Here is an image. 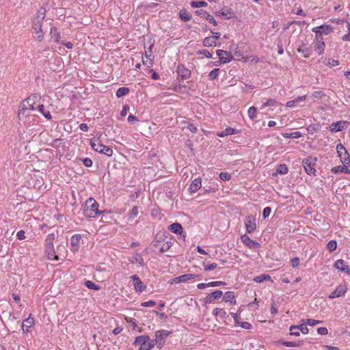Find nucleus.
I'll return each instance as SVG.
<instances>
[{
    "instance_id": "obj_1",
    "label": "nucleus",
    "mask_w": 350,
    "mask_h": 350,
    "mask_svg": "<svg viewBox=\"0 0 350 350\" xmlns=\"http://www.w3.org/2000/svg\"><path fill=\"white\" fill-rule=\"evenodd\" d=\"M98 207L99 204L93 198H89L83 206V213L87 217H96L100 215L104 217L105 213H108L106 210L100 211Z\"/></svg>"
},
{
    "instance_id": "obj_2",
    "label": "nucleus",
    "mask_w": 350,
    "mask_h": 350,
    "mask_svg": "<svg viewBox=\"0 0 350 350\" xmlns=\"http://www.w3.org/2000/svg\"><path fill=\"white\" fill-rule=\"evenodd\" d=\"M90 145L92 149L101 154H104L108 157L113 154V150L109 146L103 145L99 138H93L90 140Z\"/></svg>"
},
{
    "instance_id": "obj_3",
    "label": "nucleus",
    "mask_w": 350,
    "mask_h": 350,
    "mask_svg": "<svg viewBox=\"0 0 350 350\" xmlns=\"http://www.w3.org/2000/svg\"><path fill=\"white\" fill-rule=\"evenodd\" d=\"M317 161V157H313L312 156H309L303 159L302 165L307 174L310 176H316L317 170L315 169V166Z\"/></svg>"
},
{
    "instance_id": "obj_4",
    "label": "nucleus",
    "mask_w": 350,
    "mask_h": 350,
    "mask_svg": "<svg viewBox=\"0 0 350 350\" xmlns=\"http://www.w3.org/2000/svg\"><path fill=\"white\" fill-rule=\"evenodd\" d=\"M171 334L170 332L161 329L158 330L155 332V338L154 341L157 347L161 349L165 345V340L167 337Z\"/></svg>"
},
{
    "instance_id": "obj_5",
    "label": "nucleus",
    "mask_w": 350,
    "mask_h": 350,
    "mask_svg": "<svg viewBox=\"0 0 350 350\" xmlns=\"http://www.w3.org/2000/svg\"><path fill=\"white\" fill-rule=\"evenodd\" d=\"M176 72L178 73L177 80L179 83L183 80L188 79L191 75V72L183 64L178 65Z\"/></svg>"
},
{
    "instance_id": "obj_6",
    "label": "nucleus",
    "mask_w": 350,
    "mask_h": 350,
    "mask_svg": "<svg viewBox=\"0 0 350 350\" xmlns=\"http://www.w3.org/2000/svg\"><path fill=\"white\" fill-rule=\"evenodd\" d=\"M245 228L247 233H252L256 228V218L252 215H249L245 219Z\"/></svg>"
},
{
    "instance_id": "obj_7",
    "label": "nucleus",
    "mask_w": 350,
    "mask_h": 350,
    "mask_svg": "<svg viewBox=\"0 0 350 350\" xmlns=\"http://www.w3.org/2000/svg\"><path fill=\"white\" fill-rule=\"evenodd\" d=\"M216 54L219 57L220 62L222 64H227L233 59V56L230 52L218 49L216 51Z\"/></svg>"
},
{
    "instance_id": "obj_8",
    "label": "nucleus",
    "mask_w": 350,
    "mask_h": 350,
    "mask_svg": "<svg viewBox=\"0 0 350 350\" xmlns=\"http://www.w3.org/2000/svg\"><path fill=\"white\" fill-rule=\"evenodd\" d=\"M81 240V235L79 234H75L70 238V250L75 253L79 250L80 241Z\"/></svg>"
},
{
    "instance_id": "obj_9",
    "label": "nucleus",
    "mask_w": 350,
    "mask_h": 350,
    "mask_svg": "<svg viewBox=\"0 0 350 350\" xmlns=\"http://www.w3.org/2000/svg\"><path fill=\"white\" fill-rule=\"evenodd\" d=\"M241 240L250 249H257L260 247V243L258 242L252 240L246 234L241 235Z\"/></svg>"
},
{
    "instance_id": "obj_10",
    "label": "nucleus",
    "mask_w": 350,
    "mask_h": 350,
    "mask_svg": "<svg viewBox=\"0 0 350 350\" xmlns=\"http://www.w3.org/2000/svg\"><path fill=\"white\" fill-rule=\"evenodd\" d=\"M347 291V287L345 284H341L336 287V288L329 295V299H334L340 297L345 294Z\"/></svg>"
},
{
    "instance_id": "obj_11",
    "label": "nucleus",
    "mask_w": 350,
    "mask_h": 350,
    "mask_svg": "<svg viewBox=\"0 0 350 350\" xmlns=\"http://www.w3.org/2000/svg\"><path fill=\"white\" fill-rule=\"evenodd\" d=\"M223 295V292L220 290H216L213 292L207 295L206 298L204 299L205 304H211L213 303L215 300L221 298Z\"/></svg>"
},
{
    "instance_id": "obj_12",
    "label": "nucleus",
    "mask_w": 350,
    "mask_h": 350,
    "mask_svg": "<svg viewBox=\"0 0 350 350\" xmlns=\"http://www.w3.org/2000/svg\"><path fill=\"white\" fill-rule=\"evenodd\" d=\"M200 276V275H198V274H191V273L184 274V275H181L180 276L173 278L172 283L185 282L189 280L195 279Z\"/></svg>"
},
{
    "instance_id": "obj_13",
    "label": "nucleus",
    "mask_w": 350,
    "mask_h": 350,
    "mask_svg": "<svg viewBox=\"0 0 350 350\" xmlns=\"http://www.w3.org/2000/svg\"><path fill=\"white\" fill-rule=\"evenodd\" d=\"M166 238L167 237L165 236V231H162V230L159 231L155 234L154 240H153V241L152 243L153 247H158L160 243L165 241Z\"/></svg>"
},
{
    "instance_id": "obj_14",
    "label": "nucleus",
    "mask_w": 350,
    "mask_h": 350,
    "mask_svg": "<svg viewBox=\"0 0 350 350\" xmlns=\"http://www.w3.org/2000/svg\"><path fill=\"white\" fill-rule=\"evenodd\" d=\"M234 14L233 10L230 8H225L215 12L217 16H224L226 19L232 18Z\"/></svg>"
},
{
    "instance_id": "obj_15",
    "label": "nucleus",
    "mask_w": 350,
    "mask_h": 350,
    "mask_svg": "<svg viewBox=\"0 0 350 350\" xmlns=\"http://www.w3.org/2000/svg\"><path fill=\"white\" fill-rule=\"evenodd\" d=\"M168 229L172 232L177 234H183V237L185 236V233L184 234L183 228L180 223L175 222L172 224L168 226Z\"/></svg>"
},
{
    "instance_id": "obj_16",
    "label": "nucleus",
    "mask_w": 350,
    "mask_h": 350,
    "mask_svg": "<svg viewBox=\"0 0 350 350\" xmlns=\"http://www.w3.org/2000/svg\"><path fill=\"white\" fill-rule=\"evenodd\" d=\"M347 124L348 122L347 121H338L331 124L330 131L332 133L341 131L344 129L345 125Z\"/></svg>"
},
{
    "instance_id": "obj_17",
    "label": "nucleus",
    "mask_w": 350,
    "mask_h": 350,
    "mask_svg": "<svg viewBox=\"0 0 350 350\" xmlns=\"http://www.w3.org/2000/svg\"><path fill=\"white\" fill-rule=\"evenodd\" d=\"M34 319L31 317L30 314L29 317L24 320L22 323V328L24 332H29V329L31 328L34 325Z\"/></svg>"
},
{
    "instance_id": "obj_18",
    "label": "nucleus",
    "mask_w": 350,
    "mask_h": 350,
    "mask_svg": "<svg viewBox=\"0 0 350 350\" xmlns=\"http://www.w3.org/2000/svg\"><path fill=\"white\" fill-rule=\"evenodd\" d=\"M202 187L200 178H195L191 183L189 190L191 193H195Z\"/></svg>"
},
{
    "instance_id": "obj_19",
    "label": "nucleus",
    "mask_w": 350,
    "mask_h": 350,
    "mask_svg": "<svg viewBox=\"0 0 350 350\" xmlns=\"http://www.w3.org/2000/svg\"><path fill=\"white\" fill-rule=\"evenodd\" d=\"M314 29H319L321 34L328 35L333 31L334 28L329 25L323 24L314 27Z\"/></svg>"
},
{
    "instance_id": "obj_20",
    "label": "nucleus",
    "mask_w": 350,
    "mask_h": 350,
    "mask_svg": "<svg viewBox=\"0 0 350 350\" xmlns=\"http://www.w3.org/2000/svg\"><path fill=\"white\" fill-rule=\"evenodd\" d=\"M148 340L149 336L148 335L138 336L135 338L133 345H140L139 347H142V346L145 345L146 342H148Z\"/></svg>"
},
{
    "instance_id": "obj_21",
    "label": "nucleus",
    "mask_w": 350,
    "mask_h": 350,
    "mask_svg": "<svg viewBox=\"0 0 350 350\" xmlns=\"http://www.w3.org/2000/svg\"><path fill=\"white\" fill-rule=\"evenodd\" d=\"M348 167H345L344 165H343V166L338 165V166L332 167L331 169V172L335 174H338V173H345L347 174H349L350 170L348 169Z\"/></svg>"
},
{
    "instance_id": "obj_22",
    "label": "nucleus",
    "mask_w": 350,
    "mask_h": 350,
    "mask_svg": "<svg viewBox=\"0 0 350 350\" xmlns=\"http://www.w3.org/2000/svg\"><path fill=\"white\" fill-rule=\"evenodd\" d=\"M338 156L345 167H350V154L347 151H345L342 153L341 155Z\"/></svg>"
},
{
    "instance_id": "obj_23",
    "label": "nucleus",
    "mask_w": 350,
    "mask_h": 350,
    "mask_svg": "<svg viewBox=\"0 0 350 350\" xmlns=\"http://www.w3.org/2000/svg\"><path fill=\"white\" fill-rule=\"evenodd\" d=\"M297 52L304 54L305 58H308L311 55V49L306 47L305 44H302L298 49Z\"/></svg>"
},
{
    "instance_id": "obj_24",
    "label": "nucleus",
    "mask_w": 350,
    "mask_h": 350,
    "mask_svg": "<svg viewBox=\"0 0 350 350\" xmlns=\"http://www.w3.org/2000/svg\"><path fill=\"white\" fill-rule=\"evenodd\" d=\"M50 34L51 35L52 38H54L55 42L61 44L62 41L60 40V32L58 31V29L56 27H51Z\"/></svg>"
},
{
    "instance_id": "obj_25",
    "label": "nucleus",
    "mask_w": 350,
    "mask_h": 350,
    "mask_svg": "<svg viewBox=\"0 0 350 350\" xmlns=\"http://www.w3.org/2000/svg\"><path fill=\"white\" fill-rule=\"evenodd\" d=\"M223 300L226 302H230L232 304H236V300L234 297V293L232 291H227L224 293Z\"/></svg>"
},
{
    "instance_id": "obj_26",
    "label": "nucleus",
    "mask_w": 350,
    "mask_h": 350,
    "mask_svg": "<svg viewBox=\"0 0 350 350\" xmlns=\"http://www.w3.org/2000/svg\"><path fill=\"white\" fill-rule=\"evenodd\" d=\"M306 95L298 96L297 98H295L294 100L288 101L286 103V106L288 107H293L299 103L304 101L306 100Z\"/></svg>"
},
{
    "instance_id": "obj_27",
    "label": "nucleus",
    "mask_w": 350,
    "mask_h": 350,
    "mask_svg": "<svg viewBox=\"0 0 350 350\" xmlns=\"http://www.w3.org/2000/svg\"><path fill=\"white\" fill-rule=\"evenodd\" d=\"M292 329H299V332H301V333L305 334H308L309 332V329L305 323L303 324L298 325H291L289 328V330L292 331Z\"/></svg>"
},
{
    "instance_id": "obj_28",
    "label": "nucleus",
    "mask_w": 350,
    "mask_h": 350,
    "mask_svg": "<svg viewBox=\"0 0 350 350\" xmlns=\"http://www.w3.org/2000/svg\"><path fill=\"white\" fill-rule=\"evenodd\" d=\"M202 44L205 47L216 46L217 42L211 36H207L203 40Z\"/></svg>"
},
{
    "instance_id": "obj_29",
    "label": "nucleus",
    "mask_w": 350,
    "mask_h": 350,
    "mask_svg": "<svg viewBox=\"0 0 350 350\" xmlns=\"http://www.w3.org/2000/svg\"><path fill=\"white\" fill-rule=\"evenodd\" d=\"M37 109L47 120H51L52 118L50 111L45 109L44 105H38Z\"/></svg>"
},
{
    "instance_id": "obj_30",
    "label": "nucleus",
    "mask_w": 350,
    "mask_h": 350,
    "mask_svg": "<svg viewBox=\"0 0 350 350\" xmlns=\"http://www.w3.org/2000/svg\"><path fill=\"white\" fill-rule=\"evenodd\" d=\"M55 240V234L53 233L49 234L45 239V247L46 248L52 249L53 245V241Z\"/></svg>"
},
{
    "instance_id": "obj_31",
    "label": "nucleus",
    "mask_w": 350,
    "mask_h": 350,
    "mask_svg": "<svg viewBox=\"0 0 350 350\" xmlns=\"http://www.w3.org/2000/svg\"><path fill=\"white\" fill-rule=\"evenodd\" d=\"M42 22L38 21V20L33 19L32 27L35 30V33L36 34L42 33Z\"/></svg>"
},
{
    "instance_id": "obj_32",
    "label": "nucleus",
    "mask_w": 350,
    "mask_h": 350,
    "mask_svg": "<svg viewBox=\"0 0 350 350\" xmlns=\"http://www.w3.org/2000/svg\"><path fill=\"white\" fill-rule=\"evenodd\" d=\"M179 16H180V19L185 22L189 21L191 19V15L185 8L182 9L180 11Z\"/></svg>"
},
{
    "instance_id": "obj_33",
    "label": "nucleus",
    "mask_w": 350,
    "mask_h": 350,
    "mask_svg": "<svg viewBox=\"0 0 350 350\" xmlns=\"http://www.w3.org/2000/svg\"><path fill=\"white\" fill-rule=\"evenodd\" d=\"M130 92V89L127 87H121L118 89L116 93V96L117 98H121L124 96L129 94Z\"/></svg>"
},
{
    "instance_id": "obj_34",
    "label": "nucleus",
    "mask_w": 350,
    "mask_h": 350,
    "mask_svg": "<svg viewBox=\"0 0 350 350\" xmlns=\"http://www.w3.org/2000/svg\"><path fill=\"white\" fill-rule=\"evenodd\" d=\"M130 262L131 263L137 262V263L139 264L141 266L145 265L144 259H143L142 255L139 253H135V254L133 256V260H130Z\"/></svg>"
},
{
    "instance_id": "obj_35",
    "label": "nucleus",
    "mask_w": 350,
    "mask_h": 350,
    "mask_svg": "<svg viewBox=\"0 0 350 350\" xmlns=\"http://www.w3.org/2000/svg\"><path fill=\"white\" fill-rule=\"evenodd\" d=\"M45 14H46V9L43 7H41L38 10L37 16L33 19L42 22L43 20L44 19Z\"/></svg>"
},
{
    "instance_id": "obj_36",
    "label": "nucleus",
    "mask_w": 350,
    "mask_h": 350,
    "mask_svg": "<svg viewBox=\"0 0 350 350\" xmlns=\"http://www.w3.org/2000/svg\"><path fill=\"white\" fill-rule=\"evenodd\" d=\"M154 345H156L154 340H150L149 337L148 342H146L145 345L142 346V347H139V350H150Z\"/></svg>"
},
{
    "instance_id": "obj_37",
    "label": "nucleus",
    "mask_w": 350,
    "mask_h": 350,
    "mask_svg": "<svg viewBox=\"0 0 350 350\" xmlns=\"http://www.w3.org/2000/svg\"><path fill=\"white\" fill-rule=\"evenodd\" d=\"M270 279H271V277L269 275L263 273V274H260L259 275L256 276L254 278V281L257 283H260L265 280H269Z\"/></svg>"
},
{
    "instance_id": "obj_38",
    "label": "nucleus",
    "mask_w": 350,
    "mask_h": 350,
    "mask_svg": "<svg viewBox=\"0 0 350 350\" xmlns=\"http://www.w3.org/2000/svg\"><path fill=\"white\" fill-rule=\"evenodd\" d=\"M325 47V44L324 41H320L319 42H316L315 44V50L317 51L319 55H322L324 52Z\"/></svg>"
},
{
    "instance_id": "obj_39",
    "label": "nucleus",
    "mask_w": 350,
    "mask_h": 350,
    "mask_svg": "<svg viewBox=\"0 0 350 350\" xmlns=\"http://www.w3.org/2000/svg\"><path fill=\"white\" fill-rule=\"evenodd\" d=\"M283 136L286 139H298L301 136V134L299 131H295L290 133H284Z\"/></svg>"
},
{
    "instance_id": "obj_40",
    "label": "nucleus",
    "mask_w": 350,
    "mask_h": 350,
    "mask_svg": "<svg viewBox=\"0 0 350 350\" xmlns=\"http://www.w3.org/2000/svg\"><path fill=\"white\" fill-rule=\"evenodd\" d=\"M27 105H28L27 104V102H25V100H24L23 101V103H22V106H21V109L18 111V116L19 118H21V117H24V116H27L25 114V111L27 109H29V108L27 107Z\"/></svg>"
},
{
    "instance_id": "obj_41",
    "label": "nucleus",
    "mask_w": 350,
    "mask_h": 350,
    "mask_svg": "<svg viewBox=\"0 0 350 350\" xmlns=\"http://www.w3.org/2000/svg\"><path fill=\"white\" fill-rule=\"evenodd\" d=\"M276 172L282 175L286 174L288 172L287 165L284 163L278 165Z\"/></svg>"
},
{
    "instance_id": "obj_42",
    "label": "nucleus",
    "mask_w": 350,
    "mask_h": 350,
    "mask_svg": "<svg viewBox=\"0 0 350 350\" xmlns=\"http://www.w3.org/2000/svg\"><path fill=\"white\" fill-rule=\"evenodd\" d=\"M84 284L87 288H88L90 289H92V290H95V291H98L100 289V286L99 285L96 284L91 280H86Z\"/></svg>"
},
{
    "instance_id": "obj_43",
    "label": "nucleus",
    "mask_w": 350,
    "mask_h": 350,
    "mask_svg": "<svg viewBox=\"0 0 350 350\" xmlns=\"http://www.w3.org/2000/svg\"><path fill=\"white\" fill-rule=\"evenodd\" d=\"M46 252L48 255V258L51 260H58L57 256L55 254L54 246L52 249L51 248H46Z\"/></svg>"
},
{
    "instance_id": "obj_44",
    "label": "nucleus",
    "mask_w": 350,
    "mask_h": 350,
    "mask_svg": "<svg viewBox=\"0 0 350 350\" xmlns=\"http://www.w3.org/2000/svg\"><path fill=\"white\" fill-rule=\"evenodd\" d=\"M154 44H152L148 49V51H146L145 52V57L147 58V59H149V64L150 66H152L153 64V61H152V59H151V57L152 56V47H153Z\"/></svg>"
},
{
    "instance_id": "obj_45",
    "label": "nucleus",
    "mask_w": 350,
    "mask_h": 350,
    "mask_svg": "<svg viewBox=\"0 0 350 350\" xmlns=\"http://www.w3.org/2000/svg\"><path fill=\"white\" fill-rule=\"evenodd\" d=\"M213 314L214 316H219L221 318H224L226 315V312L223 308H216L213 310Z\"/></svg>"
},
{
    "instance_id": "obj_46",
    "label": "nucleus",
    "mask_w": 350,
    "mask_h": 350,
    "mask_svg": "<svg viewBox=\"0 0 350 350\" xmlns=\"http://www.w3.org/2000/svg\"><path fill=\"white\" fill-rule=\"evenodd\" d=\"M172 245L173 243L171 241H165V243L160 247L159 252L163 253L167 251Z\"/></svg>"
},
{
    "instance_id": "obj_47",
    "label": "nucleus",
    "mask_w": 350,
    "mask_h": 350,
    "mask_svg": "<svg viewBox=\"0 0 350 350\" xmlns=\"http://www.w3.org/2000/svg\"><path fill=\"white\" fill-rule=\"evenodd\" d=\"M276 345H284L285 347H294L295 343L291 341H285L284 340H278L275 341Z\"/></svg>"
},
{
    "instance_id": "obj_48",
    "label": "nucleus",
    "mask_w": 350,
    "mask_h": 350,
    "mask_svg": "<svg viewBox=\"0 0 350 350\" xmlns=\"http://www.w3.org/2000/svg\"><path fill=\"white\" fill-rule=\"evenodd\" d=\"M337 242L335 240L329 241L327 244V248L329 252H332L336 250Z\"/></svg>"
},
{
    "instance_id": "obj_49",
    "label": "nucleus",
    "mask_w": 350,
    "mask_h": 350,
    "mask_svg": "<svg viewBox=\"0 0 350 350\" xmlns=\"http://www.w3.org/2000/svg\"><path fill=\"white\" fill-rule=\"evenodd\" d=\"M134 288L136 292L142 293L146 288V286H144L142 280H140L137 283H134Z\"/></svg>"
},
{
    "instance_id": "obj_50",
    "label": "nucleus",
    "mask_w": 350,
    "mask_h": 350,
    "mask_svg": "<svg viewBox=\"0 0 350 350\" xmlns=\"http://www.w3.org/2000/svg\"><path fill=\"white\" fill-rule=\"evenodd\" d=\"M190 4L192 8L206 7L208 5V3L204 1H192Z\"/></svg>"
},
{
    "instance_id": "obj_51",
    "label": "nucleus",
    "mask_w": 350,
    "mask_h": 350,
    "mask_svg": "<svg viewBox=\"0 0 350 350\" xmlns=\"http://www.w3.org/2000/svg\"><path fill=\"white\" fill-rule=\"evenodd\" d=\"M345 267V261L342 259L337 260L334 263V267L340 271H342Z\"/></svg>"
},
{
    "instance_id": "obj_52",
    "label": "nucleus",
    "mask_w": 350,
    "mask_h": 350,
    "mask_svg": "<svg viewBox=\"0 0 350 350\" xmlns=\"http://www.w3.org/2000/svg\"><path fill=\"white\" fill-rule=\"evenodd\" d=\"M61 141H62L61 139H55L53 141V144L52 146L55 148H62V149L64 150L65 148V143L61 142Z\"/></svg>"
},
{
    "instance_id": "obj_53",
    "label": "nucleus",
    "mask_w": 350,
    "mask_h": 350,
    "mask_svg": "<svg viewBox=\"0 0 350 350\" xmlns=\"http://www.w3.org/2000/svg\"><path fill=\"white\" fill-rule=\"evenodd\" d=\"M312 31L315 33V40L316 42H319L320 41H323V35L320 32L319 29H314V28L312 29Z\"/></svg>"
},
{
    "instance_id": "obj_54",
    "label": "nucleus",
    "mask_w": 350,
    "mask_h": 350,
    "mask_svg": "<svg viewBox=\"0 0 350 350\" xmlns=\"http://www.w3.org/2000/svg\"><path fill=\"white\" fill-rule=\"evenodd\" d=\"M139 211L137 206H133L129 213V219H134L138 215Z\"/></svg>"
},
{
    "instance_id": "obj_55",
    "label": "nucleus",
    "mask_w": 350,
    "mask_h": 350,
    "mask_svg": "<svg viewBox=\"0 0 350 350\" xmlns=\"http://www.w3.org/2000/svg\"><path fill=\"white\" fill-rule=\"evenodd\" d=\"M257 112V109L255 107H250L248 109V116L252 119L254 120L256 117V113Z\"/></svg>"
},
{
    "instance_id": "obj_56",
    "label": "nucleus",
    "mask_w": 350,
    "mask_h": 350,
    "mask_svg": "<svg viewBox=\"0 0 350 350\" xmlns=\"http://www.w3.org/2000/svg\"><path fill=\"white\" fill-rule=\"evenodd\" d=\"M219 68H214L213 70H211L208 75L210 79H211V80L215 79L219 75Z\"/></svg>"
},
{
    "instance_id": "obj_57",
    "label": "nucleus",
    "mask_w": 350,
    "mask_h": 350,
    "mask_svg": "<svg viewBox=\"0 0 350 350\" xmlns=\"http://www.w3.org/2000/svg\"><path fill=\"white\" fill-rule=\"evenodd\" d=\"M204 269L206 271H209L215 269L217 267V264L215 262H213L209 265H206L205 263H203Z\"/></svg>"
},
{
    "instance_id": "obj_58",
    "label": "nucleus",
    "mask_w": 350,
    "mask_h": 350,
    "mask_svg": "<svg viewBox=\"0 0 350 350\" xmlns=\"http://www.w3.org/2000/svg\"><path fill=\"white\" fill-rule=\"evenodd\" d=\"M38 98V96L37 94H33L29 96L27 98L25 99V102H27V105H30V103H36V100Z\"/></svg>"
},
{
    "instance_id": "obj_59",
    "label": "nucleus",
    "mask_w": 350,
    "mask_h": 350,
    "mask_svg": "<svg viewBox=\"0 0 350 350\" xmlns=\"http://www.w3.org/2000/svg\"><path fill=\"white\" fill-rule=\"evenodd\" d=\"M312 96L314 98L321 99L325 96V94L323 91H315L312 93Z\"/></svg>"
},
{
    "instance_id": "obj_60",
    "label": "nucleus",
    "mask_w": 350,
    "mask_h": 350,
    "mask_svg": "<svg viewBox=\"0 0 350 350\" xmlns=\"http://www.w3.org/2000/svg\"><path fill=\"white\" fill-rule=\"evenodd\" d=\"M219 176L224 181L229 180L231 178V175L227 172H221Z\"/></svg>"
},
{
    "instance_id": "obj_61",
    "label": "nucleus",
    "mask_w": 350,
    "mask_h": 350,
    "mask_svg": "<svg viewBox=\"0 0 350 350\" xmlns=\"http://www.w3.org/2000/svg\"><path fill=\"white\" fill-rule=\"evenodd\" d=\"M239 133V131H238L235 129H233L232 127H227L225 129V133H226V135H228L237 134Z\"/></svg>"
},
{
    "instance_id": "obj_62",
    "label": "nucleus",
    "mask_w": 350,
    "mask_h": 350,
    "mask_svg": "<svg viewBox=\"0 0 350 350\" xmlns=\"http://www.w3.org/2000/svg\"><path fill=\"white\" fill-rule=\"evenodd\" d=\"M197 54L204 55L207 58L212 57V54L206 49L200 50L197 52Z\"/></svg>"
},
{
    "instance_id": "obj_63",
    "label": "nucleus",
    "mask_w": 350,
    "mask_h": 350,
    "mask_svg": "<svg viewBox=\"0 0 350 350\" xmlns=\"http://www.w3.org/2000/svg\"><path fill=\"white\" fill-rule=\"evenodd\" d=\"M271 212V208L270 206L265 207L262 211V217L265 219L268 217Z\"/></svg>"
},
{
    "instance_id": "obj_64",
    "label": "nucleus",
    "mask_w": 350,
    "mask_h": 350,
    "mask_svg": "<svg viewBox=\"0 0 350 350\" xmlns=\"http://www.w3.org/2000/svg\"><path fill=\"white\" fill-rule=\"evenodd\" d=\"M81 161L83 162V164L88 167H90L93 163L92 159L88 157L81 159Z\"/></svg>"
}]
</instances>
